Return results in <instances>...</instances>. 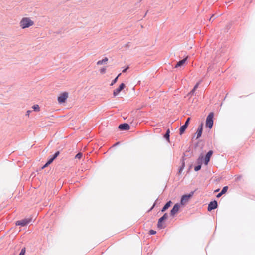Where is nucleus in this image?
Segmentation results:
<instances>
[{"label":"nucleus","mask_w":255,"mask_h":255,"mask_svg":"<svg viewBox=\"0 0 255 255\" xmlns=\"http://www.w3.org/2000/svg\"><path fill=\"white\" fill-rule=\"evenodd\" d=\"M30 220H31L29 219H24L23 220H19L16 222V225L23 227L30 223Z\"/></svg>","instance_id":"6"},{"label":"nucleus","mask_w":255,"mask_h":255,"mask_svg":"<svg viewBox=\"0 0 255 255\" xmlns=\"http://www.w3.org/2000/svg\"><path fill=\"white\" fill-rule=\"evenodd\" d=\"M200 83V81L196 83V84L194 86V87L193 88L194 90H196L198 88Z\"/></svg>","instance_id":"28"},{"label":"nucleus","mask_w":255,"mask_h":255,"mask_svg":"<svg viewBox=\"0 0 255 255\" xmlns=\"http://www.w3.org/2000/svg\"><path fill=\"white\" fill-rule=\"evenodd\" d=\"M125 85L124 83H122L120 85L119 87L116 89L113 92V95L114 96H116L118 94L124 89Z\"/></svg>","instance_id":"9"},{"label":"nucleus","mask_w":255,"mask_h":255,"mask_svg":"<svg viewBox=\"0 0 255 255\" xmlns=\"http://www.w3.org/2000/svg\"><path fill=\"white\" fill-rule=\"evenodd\" d=\"M218 204L216 200H214L213 201H211L209 203L208 206V210L209 211H211L212 210L216 209L217 207Z\"/></svg>","instance_id":"7"},{"label":"nucleus","mask_w":255,"mask_h":255,"mask_svg":"<svg viewBox=\"0 0 255 255\" xmlns=\"http://www.w3.org/2000/svg\"><path fill=\"white\" fill-rule=\"evenodd\" d=\"M49 164H47V162L42 167V169L45 168L46 167L48 166Z\"/></svg>","instance_id":"36"},{"label":"nucleus","mask_w":255,"mask_h":255,"mask_svg":"<svg viewBox=\"0 0 255 255\" xmlns=\"http://www.w3.org/2000/svg\"><path fill=\"white\" fill-rule=\"evenodd\" d=\"M223 195V194H221V192H220L219 193H218L217 195V198H219L222 195Z\"/></svg>","instance_id":"34"},{"label":"nucleus","mask_w":255,"mask_h":255,"mask_svg":"<svg viewBox=\"0 0 255 255\" xmlns=\"http://www.w3.org/2000/svg\"><path fill=\"white\" fill-rule=\"evenodd\" d=\"M187 58H188V57L187 56L185 58H184L181 60H180L179 62H178L177 63L175 67L177 68V67H181L182 65H183V64L185 63V62L187 60Z\"/></svg>","instance_id":"13"},{"label":"nucleus","mask_w":255,"mask_h":255,"mask_svg":"<svg viewBox=\"0 0 255 255\" xmlns=\"http://www.w3.org/2000/svg\"><path fill=\"white\" fill-rule=\"evenodd\" d=\"M193 193H194L193 192H191L188 195H183L181 199V204L183 205L186 204L188 202L190 198L193 196Z\"/></svg>","instance_id":"3"},{"label":"nucleus","mask_w":255,"mask_h":255,"mask_svg":"<svg viewBox=\"0 0 255 255\" xmlns=\"http://www.w3.org/2000/svg\"><path fill=\"white\" fill-rule=\"evenodd\" d=\"M171 203L172 202L171 201H169L168 202H167L164 206V207L162 208L161 212H164L166 210H167L170 206Z\"/></svg>","instance_id":"14"},{"label":"nucleus","mask_w":255,"mask_h":255,"mask_svg":"<svg viewBox=\"0 0 255 255\" xmlns=\"http://www.w3.org/2000/svg\"><path fill=\"white\" fill-rule=\"evenodd\" d=\"M168 218V214L165 213L162 217H161L158 221L157 227L160 229H163L164 226L162 224V222Z\"/></svg>","instance_id":"4"},{"label":"nucleus","mask_w":255,"mask_h":255,"mask_svg":"<svg viewBox=\"0 0 255 255\" xmlns=\"http://www.w3.org/2000/svg\"><path fill=\"white\" fill-rule=\"evenodd\" d=\"M195 90H194V89H192V90L190 92V93H189L188 95H193Z\"/></svg>","instance_id":"30"},{"label":"nucleus","mask_w":255,"mask_h":255,"mask_svg":"<svg viewBox=\"0 0 255 255\" xmlns=\"http://www.w3.org/2000/svg\"><path fill=\"white\" fill-rule=\"evenodd\" d=\"M201 168V164H199V165H197V166L195 167L194 170L195 171H198L199 170H200Z\"/></svg>","instance_id":"22"},{"label":"nucleus","mask_w":255,"mask_h":255,"mask_svg":"<svg viewBox=\"0 0 255 255\" xmlns=\"http://www.w3.org/2000/svg\"><path fill=\"white\" fill-rule=\"evenodd\" d=\"M228 189V186H224L221 191V194H225L227 191Z\"/></svg>","instance_id":"19"},{"label":"nucleus","mask_w":255,"mask_h":255,"mask_svg":"<svg viewBox=\"0 0 255 255\" xmlns=\"http://www.w3.org/2000/svg\"><path fill=\"white\" fill-rule=\"evenodd\" d=\"M129 44L130 43L128 42L127 44H126L125 45H124V47H126V48H128L129 47Z\"/></svg>","instance_id":"32"},{"label":"nucleus","mask_w":255,"mask_h":255,"mask_svg":"<svg viewBox=\"0 0 255 255\" xmlns=\"http://www.w3.org/2000/svg\"><path fill=\"white\" fill-rule=\"evenodd\" d=\"M121 75L120 73L112 82L111 85L112 86L114 84H115L118 80L119 76Z\"/></svg>","instance_id":"20"},{"label":"nucleus","mask_w":255,"mask_h":255,"mask_svg":"<svg viewBox=\"0 0 255 255\" xmlns=\"http://www.w3.org/2000/svg\"><path fill=\"white\" fill-rule=\"evenodd\" d=\"M100 72L101 74H104L106 72V68H102L100 70Z\"/></svg>","instance_id":"26"},{"label":"nucleus","mask_w":255,"mask_h":255,"mask_svg":"<svg viewBox=\"0 0 255 255\" xmlns=\"http://www.w3.org/2000/svg\"><path fill=\"white\" fill-rule=\"evenodd\" d=\"M20 253H21L23 255H25V248L22 249V250L20 252Z\"/></svg>","instance_id":"31"},{"label":"nucleus","mask_w":255,"mask_h":255,"mask_svg":"<svg viewBox=\"0 0 255 255\" xmlns=\"http://www.w3.org/2000/svg\"><path fill=\"white\" fill-rule=\"evenodd\" d=\"M187 128V126H186L185 125H183V126H182L180 127V135H182L184 132V131L186 130V129Z\"/></svg>","instance_id":"16"},{"label":"nucleus","mask_w":255,"mask_h":255,"mask_svg":"<svg viewBox=\"0 0 255 255\" xmlns=\"http://www.w3.org/2000/svg\"><path fill=\"white\" fill-rule=\"evenodd\" d=\"M184 167H185V163H184V162H183L182 164V165H181V166L180 167V168H179V173H181L182 172L183 169L184 168Z\"/></svg>","instance_id":"21"},{"label":"nucleus","mask_w":255,"mask_h":255,"mask_svg":"<svg viewBox=\"0 0 255 255\" xmlns=\"http://www.w3.org/2000/svg\"><path fill=\"white\" fill-rule=\"evenodd\" d=\"M202 158H203V157H201V158L199 157V158H198V163H199L200 160H201H201H202Z\"/></svg>","instance_id":"38"},{"label":"nucleus","mask_w":255,"mask_h":255,"mask_svg":"<svg viewBox=\"0 0 255 255\" xmlns=\"http://www.w3.org/2000/svg\"><path fill=\"white\" fill-rule=\"evenodd\" d=\"M82 156V154L81 153H78L75 156V158L80 159Z\"/></svg>","instance_id":"24"},{"label":"nucleus","mask_w":255,"mask_h":255,"mask_svg":"<svg viewBox=\"0 0 255 255\" xmlns=\"http://www.w3.org/2000/svg\"><path fill=\"white\" fill-rule=\"evenodd\" d=\"M129 68V67L128 66L125 69H124L123 71H122V72L123 73H125L127 71V70Z\"/></svg>","instance_id":"33"},{"label":"nucleus","mask_w":255,"mask_h":255,"mask_svg":"<svg viewBox=\"0 0 255 255\" xmlns=\"http://www.w3.org/2000/svg\"><path fill=\"white\" fill-rule=\"evenodd\" d=\"M119 128L121 130H126L129 129V126L127 123H123L120 124L119 127Z\"/></svg>","instance_id":"11"},{"label":"nucleus","mask_w":255,"mask_h":255,"mask_svg":"<svg viewBox=\"0 0 255 255\" xmlns=\"http://www.w3.org/2000/svg\"><path fill=\"white\" fill-rule=\"evenodd\" d=\"M190 120V118H188L184 125H185L188 127Z\"/></svg>","instance_id":"25"},{"label":"nucleus","mask_w":255,"mask_h":255,"mask_svg":"<svg viewBox=\"0 0 255 255\" xmlns=\"http://www.w3.org/2000/svg\"><path fill=\"white\" fill-rule=\"evenodd\" d=\"M20 26L24 29L34 24V22L29 18H23L20 22Z\"/></svg>","instance_id":"1"},{"label":"nucleus","mask_w":255,"mask_h":255,"mask_svg":"<svg viewBox=\"0 0 255 255\" xmlns=\"http://www.w3.org/2000/svg\"><path fill=\"white\" fill-rule=\"evenodd\" d=\"M60 154L59 151H57L54 155L52 157V158L54 160Z\"/></svg>","instance_id":"23"},{"label":"nucleus","mask_w":255,"mask_h":255,"mask_svg":"<svg viewBox=\"0 0 255 255\" xmlns=\"http://www.w3.org/2000/svg\"><path fill=\"white\" fill-rule=\"evenodd\" d=\"M19 255H23V254H21V253H20V254H19Z\"/></svg>","instance_id":"41"},{"label":"nucleus","mask_w":255,"mask_h":255,"mask_svg":"<svg viewBox=\"0 0 255 255\" xmlns=\"http://www.w3.org/2000/svg\"><path fill=\"white\" fill-rule=\"evenodd\" d=\"M180 205L178 204H176L173 206V208L170 211V216H174L179 211Z\"/></svg>","instance_id":"8"},{"label":"nucleus","mask_w":255,"mask_h":255,"mask_svg":"<svg viewBox=\"0 0 255 255\" xmlns=\"http://www.w3.org/2000/svg\"><path fill=\"white\" fill-rule=\"evenodd\" d=\"M213 151L210 150L208 152L207 154L205 156V160H204V164L205 165H207L208 164V162L210 161V157L211 155L213 154Z\"/></svg>","instance_id":"10"},{"label":"nucleus","mask_w":255,"mask_h":255,"mask_svg":"<svg viewBox=\"0 0 255 255\" xmlns=\"http://www.w3.org/2000/svg\"><path fill=\"white\" fill-rule=\"evenodd\" d=\"M213 116L214 113L210 112L208 115L206 120V126L211 129L213 125Z\"/></svg>","instance_id":"2"},{"label":"nucleus","mask_w":255,"mask_h":255,"mask_svg":"<svg viewBox=\"0 0 255 255\" xmlns=\"http://www.w3.org/2000/svg\"><path fill=\"white\" fill-rule=\"evenodd\" d=\"M149 233H150V235H154L156 234V232L154 230H150Z\"/></svg>","instance_id":"29"},{"label":"nucleus","mask_w":255,"mask_h":255,"mask_svg":"<svg viewBox=\"0 0 255 255\" xmlns=\"http://www.w3.org/2000/svg\"><path fill=\"white\" fill-rule=\"evenodd\" d=\"M108 61V59L107 57H105L103 59L101 60H99L97 62V64L98 65L105 64Z\"/></svg>","instance_id":"15"},{"label":"nucleus","mask_w":255,"mask_h":255,"mask_svg":"<svg viewBox=\"0 0 255 255\" xmlns=\"http://www.w3.org/2000/svg\"><path fill=\"white\" fill-rule=\"evenodd\" d=\"M154 206H155V204H154V205H153V206L152 207V208L150 209V210H151L153 208Z\"/></svg>","instance_id":"39"},{"label":"nucleus","mask_w":255,"mask_h":255,"mask_svg":"<svg viewBox=\"0 0 255 255\" xmlns=\"http://www.w3.org/2000/svg\"><path fill=\"white\" fill-rule=\"evenodd\" d=\"M31 111L30 110H28V111H27V112H26V115H27V116H28L29 115L30 113H31Z\"/></svg>","instance_id":"35"},{"label":"nucleus","mask_w":255,"mask_h":255,"mask_svg":"<svg viewBox=\"0 0 255 255\" xmlns=\"http://www.w3.org/2000/svg\"><path fill=\"white\" fill-rule=\"evenodd\" d=\"M32 109L34 110V111H39V106L38 105H34L32 106Z\"/></svg>","instance_id":"18"},{"label":"nucleus","mask_w":255,"mask_h":255,"mask_svg":"<svg viewBox=\"0 0 255 255\" xmlns=\"http://www.w3.org/2000/svg\"><path fill=\"white\" fill-rule=\"evenodd\" d=\"M169 134H170V130L169 129H168L167 131H166V132L165 133V134L164 135V138L168 141H169Z\"/></svg>","instance_id":"17"},{"label":"nucleus","mask_w":255,"mask_h":255,"mask_svg":"<svg viewBox=\"0 0 255 255\" xmlns=\"http://www.w3.org/2000/svg\"><path fill=\"white\" fill-rule=\"evenodd\" d=\"M68 98V93L67 92L63 93L58 97V101L60 103H64Z\"/></svg>","instance_id":"5"},{"label":"nucleus","mask_w":255,"mask_h":255,"mask_svg":"<svg viewBox=\"0 0 255 255\" xmlns=\"http://www.w3.org/2000/svg\"><path fill=\"white\" fill-rule=\"evenodd\" d=\"M214 16V14H213V15H212V16L210 18V19H209V21H213V20H212V18H213Z\"/></svg>","instance_id":"37"},{"label":"nucleus","mask_w":255,"mask_h":255,"mask_svg":"<svg viewBox=\"0 0 255 255\" xmlns=\"http://www.w3.org/2000/svg\"><path fill=\"white\" fill-rule=\"evenodd\" d=\"M219 191V189H218L215 191V192H218Z\"/></svg>","instance_id":"40"},{"label":"nucleus","mask_w":255,"mask_h":255,"mask_svg":"<svg viewBox=\"0 0 255 255\" xmlns=\"http://www.w3.org/2000/svg\"><path fill=\"white\" fill-rule=\"evenodd\" d=\"M202 130H203V124L201 123L200 124V125L198 127L197 131L196 133V134L197 135V137H196L197 139H198L201 137L202 133Z\"/></svg>","instance_id":"12"},{"label":"nucleus","mask_w":255,"mask_h":255,"mask_svg":"<svg viewBox=\"0 0 255 255\" xmlns=\"http://www.w3.org/2000/svg\"><path fill=\"white\" fill-rule=\"evenodd\" d=\"M54 159L51 157L50 158L49 160L47 162V164H50L53 161Z\"/></svg>","instance_id":"27"}]
</instances>
